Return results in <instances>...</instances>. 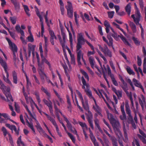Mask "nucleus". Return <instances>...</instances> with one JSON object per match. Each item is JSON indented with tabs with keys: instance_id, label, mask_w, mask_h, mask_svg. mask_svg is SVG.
<instances>
[{
	"instance_id": "nucleus-1",
	"label": "nucleus",
	"mask_w": 146,
	"mask_h": 146,
	"mask_svg": "<svg viewBox=\"0 0 146 146\" xmlns=\"http://www.w3.org/2000/svg\"><path fill=\"white\" fill-rule=\"evenodd\" d=\"M76 92L79 96V98L81 100L83 107L86 111H88L89 113V115L87 117V119L90 124V126L91 128L93 129L94 128V127L93 121L92 119V112L89 110L88 100L86 97H84V99H83L82 94L79 91L77 90Z\"/></svg>"
},
{
	"instance_id": "nucleus-2",
	"label": "nucleus",
	"mask_w": 146,
	"mask_h": 146,
	"mask_svg": "<svg viewBox=\"0 0 146 146\" xmlns=\"http://www.w3.org/2000/svg\"><path fill=\"white\" fill-rule=\"evenodd\" d=\"M110 123L112 125L115 134L117 135H118H118L121 137L122 136V134L121 131L119 129H118V128L119 127L120 125L119 121L115 119L113 121L110 122Z\"/></svg>"
},
{
	"instance_id": "nucleus-3",
	"label": "nucleus",
	"mask_w": 146,
	"mask_h": 146,
	"mask_svg": "<svg viewBox=\"0 0 146 146\" xmlns=\"http://www.w3.org/2000/svg\"><path fill=\"white\" fill-rule=\"evenodd\" d=\"M41 90L42 91H43L45 93L48 97L47 99L48 101V102L45 99H44L43 100V101L45 104L48 106H49L51 104H52V103L50 100L51 96L50 94V93L48 92L47 89H45L43 86H42L41 87Z\"/></svg>"
},
{
	"instance_id": "nucleus-4",
	"label": "nucleus",
	"mask_w": 146,
	"mask_h": 146,
	"mask_svg": "<svg viewBox=\"0 0 146 146\" xmlns=\"http://www.w3.org/2000/svg\"><path fill=\"white\" fill-rule=\"evenodd\" d=\"M67 11V15L68 17L72 19L73 16V8L72 3L69 2H67V5L65 6Z\"/></svg>"
},
{
	"instance_id": "nucleus-5",
	"label": "nucleus",
	"mask_w": 146,
	"mask_h": 146,
	"mask_svg": "<svg viewBox=\"0 0 146 146\" xmlns=\"http://www.w3.org/2000/svg\"><path fill=\"white\" fill-rule=\"evenodd\" d=\"M86 40L84 38L82 33H80L78 34L77 37V43L76 47H78V49L81 48L82 45L84 44Z\"/></svg>"
},
{
	"instance_id": "nucleus-6",
	"label": "nucleus",
	"mask_w": 146,
	"mask_h": 146,
	"mask_svg": "<svg viewBox=\"0 0 146 146\" xmlns=\"http://www.w3.org/2000/svg\"><path fill=\"white\" fill-rule=\"evenodd\" d=\"M15 29L18 33H21V36L20 37V39L22 43L24 44H26L27 42L24 38L25 36L24 31L21 29L19 25H16L15 27Z\"/></svg>"
},
{
	"instance_id": "nucleus-7",
	"label": "nucleus",
	"mask_w": 146,
	"mask_h": 146,
	"mask_svg": "<svg viewBox=\"0 0 146 146\" xmlns=\"http://www.w3.org/2000/svg\"><path fill=\"white\" fill-rule=\"evenodd\" d=\"M49 34L50 36V42L51 44L52 45L54 44V39H55L56 40L57 39V37L55 35L54 32L51 30H49Z\"/></svg>"
},
{
	"instance_id": "nucleus-8",
	"label": "nucleus",
	"mask_w": 146,
	"mask_h": 146,
	"mask_svg": "<svg viewBox=\"0 0 146 146\" xmlns=\"http://www.w3.org/2000/svg\"><path fill=\"white\" fill-rule=\"evenodd\" d=\"M38 68L37 70L38 72L44 71V66L43 62L39 61L37 62Z\"/></svg>"
},
{
	"instance_id": "nucleus-9",
	"label": "nucleus",
	"mask_w": 146,
	"mask_h": 146,
	"mask_svg": "<svg viewBox=\"0 0 146 146\" xmlns=\"http://www.w3.org/2000/svg\"><path fill=\"white\" fill-rule=\"evenodd\" d=\"M97 114L96 113L95 115V118L94 120L95 126L98 128L99 131L101 133L102 132V130L99 125V121L98 119L97 118Z\"/></svg>"
},
{
	"instance_id": "nucleus-10",
	"label": "nucleus",
	"mask_w": 146,
	"mask_h": 146,
	"mask_svg": "<svg viewBox=\"0 0 146 146\" xmlns=\"http://www.w3.org/2000/svg\"><path fill=\"white\" fill-rule=\"evenodd\" d=\"M89 131L90 133V134H91L90 138L94 144V146H99V144L98 143V142H97L96 141V139L95 136L92 133V132L90 128Z\"/></svg>"
},
{
	"instance_id": "nucleus-11",
	"label": "nucleus",
	"mask_w": 146,
	"mask_h": 146,
	"mask_svg": "<svg viewBox=\"0 0 146 146\" xmlns=\"http://www.w3.org/2000/svg\"><path fill=\"white\" fill-rule=\"evenodd\" d=\"M89 131L90 133V134H91L90 138L94 144V146H99V144L98 143V142H97L96 141V139L95 136L92 133V132L90 128Z\"/></svg>"
},
{
	"instance_id": "nucleus-12",
	"label": "nucleus",
	"mask_w": 146,
	"mask_h": 146,
	"mask_svg": "<svg viewBox=\"0 0 146 146\" xmlns=\"http://www.w3.org/2000/svg\"><path fill=\"white\" fill-rule=\"evenodd\" d=\"M37 15L38 17L40 19V21L41 22V33L42 35H43V33L44 31V27L43 25V19L41 15L40 14V13H39L38 14H36Z\"/></svg>"
},
{
	"instance_id": "nucleus-13",
	"label": "nucleus",
	"mask_w": 146,
	"mask_h": 146,
	"mask_svg": "<svg viewBox=\"0 0 146 146\" xmlns=\"http://www.w3.org/2000/svg\"><path fill=\"white\" fill-rule=\"evenodd\" d=\"M38 72V74L40 76V78L43 84H44L45 82L44 78H45L47 76L46 75L44 71L40 72Z\"/></svg>"
},
{
	"instance_id": "nucleus-14",
	"label": "nucleus",
	"mask_w": 146,
	"mask_h": 146,
	"mask_svg": "<svg viewBox=\"0 0 146 146\" xmlns=\"http://www.w3.org/2000/svg\"><path fill=\"white\" fill-rule=\"evenodd\" d=\"M43 113L45 115L48 119L51 122L54 126L57 125L55 119L54 118L45 112H43Z\"/></svg>"
},
{
	"instance_id": "nucleus-15",
	"label": "nucleus",
	"mask_w": 146,
	"mask_h": 146,
	"mask_svg": "<svg viewBox=\"0 0 146 146\" xmlns=\"http://www.w3.org/2000/svg\"><path fill=\"white\" fill-rule=\"evenodd\" d=\"M142 100L141 99H139V104H140L142 109L143 110L144 108V105L145 104V99L143 95H141Z\"/></svg>"
},
{
	"instance_id": "nucleus-16",
	"label": "nucleus",
	"mask_w": 146,
	"mask_h": 146,
	"mask_svg": "<svg viewBox=\"0 0 146 146\" xmlns=\"http://www.w3.org/2000/svg\"><path fill=\"white\" fill-rule=\"evenodd\" d=\"M12 76L13 78V82L15 84L17 83L18 78L17 73L15 71L12 72Z\"/></svg>"
},
{
	"instance_id": "nucleus-17",
	"label": "nucleus",
	"mask_w": 146,
	"mask_h": 146,
	"mask_svg": "<svg viewBox=\"0 0 146 146\" xmlns=\"http://www.w3.org/2000/svg\"><path fill=\"white\" fill-rule=\"evenodd\" d=\"M129 24L133 33H136L137 31V29L135 25L133 22L131 21H129Z\"/></svg>"
},
{
	"instance_id": "nucleus-18",
	"label": "nucleus",
	"mask_w": 146,
	"mask_h": 146,
	"mask_svg": "<svg viewBox=\"0 0 146 146\" xmlns=\"http://www.w3.org/2000/svg\"><path fill=\"white\" fill-rule=\"evenodd\" d=\"M10 49L13 52L14 59L16 60V56L15 53H16L17 51V46L16 45H14V46L13 48H11Z\"/></svg>"
},
{
	"instance_id": "nucleus-19",
	"label": "nucleus",
	"mask_w": 146,
	"mask_h": 146,
	"mask_svg": "<svg viewBox=\"0 0 146 146\" xmlns=\"http://www.w3.org/2000/svg\"><path fill=\"white\" fill-rule=\"evenodd\" d=\"M118 36L121 38L125 44L129 46H130V44L127 40L126 38L123 35H119Z\"/></svg>"
},
{
	"instance_id": "nucleus-20",
	"label": "nucleus",
	"mask_w": 146,
	"mask_h": 146,
	"mask_svg": "<svg viewBox=\"0 0 146 146\" xmlns=\"http://www.w3.org/2000/svg\"><path fill=\"white\" fill-rule=\"evenodd\" d=\"M85 92L89 98L90 99H92L94 100V99L95 98L93 97L91 91L90 90L89 88H86V89H85Z\"/></svg>"
},
{
	"instance_id": "nucleus-21",
	"label": "nucleus",
	"mask_w": 146,
	"mask_h": 146,
	"mask_svg": "<svg viewBox=\"0 0 146 146\" xmlns=\"http://www.w3.org/2000/svg\"><path fill=\"white\" fill-rule=\"evenodd\" d=\"M131 4L130 3H129L127 4L125 8V11L129 16L130 15L131 13Z\"/></svg>"
},
{
	"instance_id": "nucleus-22",
	"label": "nucleus",
	"mask_w": 146,
	"mask_h": 146,
	"mask_svg": "<svg viewBox=\"0 0 146 146\" xmlns=\"http://www.w3.org/2000/svg\"><path fill=\"white\" fill-rule=\"evenodd\" d=\"M123 130L124 133V136L125 137V139L124 141L125 142H127L128 141V135L127 132V130L125 128V127L124 126L123 127Z\"/></svg>"
},
{
	"instance_id": "nucleus-23",
	"label": "nucleus",
	"mask_w": 146,
	"mask_h": 146,
	"mask_svg": "<svg viewBox=\"0 0 146 146\" xmlns=\"http://www.w3.org/2000/svg\"><path fill=\"white\" fill-rule=\"evenodd\" d=\"M88 60L91 67L94 68V67L95 63L94 59L92 56H90L89 57Z\"/></svg>"
},
{
	"instance_id": "nucleus-24",
	"label": "nucleus",
	"mask_w": 146,
	"mask_h": 146,
	"mask_svg": "<svg viewBox=\"0 0 146 146\" xmlns=\"http://www.w3.org/2000/svg\"><path fill=\"white\" fill-rule=\"evenodd\" d=\"M133 81L134 82V85L135 86L140 88H141V87H142L141 84L135 78L133 79Z\"/></svg>"
},
{
	"instance_id": "nucleus-25",
	"label": "nucleus",
	"mask_w": 146,
	"mask_h": 146,
	"mask_svg": "<svg viewBox=\"0 0 146 146\" xmlns=\"http://www.w3.org/2000/svg\"><path fill=\"white\" fill-rule=\"evenodd\" d=\"M125 110L127 114L128 115H131V111L129 107L128 103L125 102Z\"/></svg>"
},
{
	"instance_id": "nucleus-26",
	"label": "nucleus",
	"mask_w": 146,
	"mask_h": 146,
	"mask_svg": "<svg viewBox=\"0 0 146 146\" xmlns=\"http://www.w3.org/2000/svg\"><path fill=\"white\" fill-rule=\"evenodd\" d=\"M79 48L78 49V47H76V51L77 54V58H81L82 57V55L83 54L82 53V52L80 49Z\"/></svg>"
},
{
	"instance_id": "nucleus-27",
	"label": "nucleus",
	"mask_w": 146,
	"mask_h": 146,
	"mask_svg": "<svg viewBox=\"0 0 146 146\" xmlns=\"http://www.w3.org/2000/svg\"><path fill=\"white\" fill-rule=\"evenodd\" d=\"M94 101L95 104V106H94L93 109L95 110L96 112L100 110V108L99 107L95 99H94Z\"/></svg>"
},
{
	"instance_id": "nucleus-28",
	"label": "nucleus",
	"mask_w": 146,
	"mask_h": 146,
	"mask_svg": "<svg viewBox=\"0 0 146 146\" xmlns=\"http://www.w3.org/2000/svg\"><path fill=\"white\" fill-rule=\"evenodd\" d=\"M35 48L34 45L32 46H29L28 47V56L30 57L31 55V52L34 51Z\"/></svg>"
},
{
	"instance_id": "nucleus-29",
	"label": "nucleus",
	"mask_w": 146,
	"mask_h": 146,
	"mask_svg": "<svg viewBox=\"0 0 146 146\" xmlns=\"http://www.w3.org/2000/svg\"><path fill=\"white\" fill-rule=\"evenodd\" d=\"M112 142V144L113 146H118L117 142V140L114 137L110 139Z\"/></svg>"
},
{
	"instance_id": "nucleus-30",
	"label": "nucleus",
	"mask_w": 146,
	"mask_h": 146,
	"mask_svg": "<svg viewBox=\"0 0 146 146\" xmlns=\"http://www.w3.org/2000/svg\"><path fill=\"white\" fill-rule=\"evenodd\" d=\"M42 62H43V63H45L48 66L50 70H51V66L50 63L46 58H44L43 60H42Z\"/></svg>"
},
{
	"instance_id": "nucleus-31",
	"label": "nucleus",
	"mask_w": 146,
	"mask_h": 146,
	"mask_svg": "<svg viewBox=\"0 0 146 146\" xmlns=\"http://www.w3.org/2000/svg\"><path fill=\"white\" fill-rule=\"evenodd\" d=\"M107 68L108 75L110 76L111 78H112L113 77H114V74H111V71L109 66L108 65H107Z\"/></svg>"
},
{
	"instance_id": "nucleus-32",
	"label": "nucleus",
	"mask_w": 146,
	"mask_h": 146,
	"mask_svg": "<svg viewBox=\"0 0 146 146\" xmlns=\"http://www.w3.org/2000/svg\"><path fill=\"white\" fill-rule=\"evenodd\" d=\"M74 19L75 23L77 26L79 25V23L78 21V18L79 17L78 15L77 14L76 11H75L74 13Z\"/></svg>"
},
{
	"instance_id": "nucleus-33",
	"label": "nucleus",
	"mask_w": 146,
	"mask_h": 146,
	"mask_svg": "<svg viewBox=\"0 0 146 146\" xmlns=\"http://www.w3.org/2000/svg\"><path fill=\"white\" fill-rule=\"evenodd\" d=\"M132 38L136 45L139 46L140 45V42L137 38H135L134 36H132Z\"/></svg>"
},
{
	"instance_id": "nucleus-34",
	"label": "nucleus",
	"mask_w": 146,
	"mask_h": 146,
	"mask_svg": "<svg viewBox=\"0 0 146 146\" xmlns=\"http://www.w3.org/2000/svg\"><path fill=\"white\" fill-rule=\"evenodd\" d=\"M99 49L103 52L109 50L107 45H105L104 48H103L100 45L99 46Z\"/></svg>"
},
{
	"instance_id": "nucleus-35",
	"label": "nucleus",
	"mask_w": 146,
	"mask_h": 146,
	"mask_svg": "<svg viewBox=\"0 0 146 146\" xmlns=\"http://www.w3.org/2000/svg\"><path fill=\"white\" fill-rule=\"evenodd\" d=\"M61 35L63 38L62 42H64V46H65V42L66 36L65 33L63 32V29H61Z\"/></svg>"
},
{
	"instance_id": "nucleus-36",
	"label": "nucleus",
	"mask_w": 146,
	"mask_h": 146,
	"mask_svg": "<svg viewBox=\"0 0 146 146\" xmlns=\"http://www.w3.org/2000/svg\"><path fill=\"white\" fill-rule=\"evenodd\" d=\"M17 18L15 16L11 17L9 19L13 25H15L16 23Z\"/></svg>"
},
{
	"instance_id": "nucleus-37",
	"label": "nucleus",
	"mask_w": 146,
	"mask_h": 146,
	"mask_svg": "<svg viewBox=\"0 0 146 146\" xmlns=\"http://www.w3.org/2000/svg\"><path fill=\"white\" fill-rule=\"evenodd\" d=\"M107 116L108 118L110 121V122L115 119L113 115L111 113H108Z\"/></svg>"
},
{
	"instance_id": "nucleus-38",
	"label": "nucleus",
	"mask_w": 146,
	"mask_h": 146,
	"mask_svg": "<svg viewBox=\"0 0 146 146\" xmlns=\"http://www.w3.org/2000/svg\"><path fill=\"white\" fill-rule=\"evenodd\" d=\"M6 39L8 42L9 45L10 46V48H12L14 46V45H15L14 43H13L8 38H6Z\"/></svg>"
},
{
	"instance_id": "nucleus-39",
	"label": "nucleus",
	"mask_w": 146,
	"mask_h": 146,
	"mask_svg": "<svg viewBox=\"0 0 146 146\" xmlns=\"http://www.w3.org/2000/svg\"><path fill=\"white\" fill-rule=\"evenodd\" d=\"M103 53L105 55H107L110 58H111L112 56L111 52L109 49Z\"/></svg>"
},
{
	"instance_id": "nucleus-40",
	"label": "nucleus",
	"mask_w": 146,
	"mask_h": 146,
	"mask_svg": "<svg viewBox=\"0 0 146 146\" xmlns=\"http://www.w3.org/2000/svg\"><path fill=\"white\" fill-rule=\"evenodd\" d=\"M126 70L127 72L130 75H134L135 74V72L132 70L129 67H127L126 68Z\"/></svg>"
},
{
	"instance_id": "nucleus-41",
	"label": "nucleus",
	"mask_w": 146,
	"mask_h": 146,
	"mask_svg": "<svg viewBox=\"0 0 146 146\" xmlns=\"http://www.w3.org/2000/svg\"><path fill=\"white\" fill-rule=\"evenodd\" d=\"M14 130L15 132V134L17 135L19 134V127L18 129H17V127L15 125L13 126V128L12 129V131Z\"/></svg>"
},
{
	"instance_id": "nucleus-42",
	"label": "nucleus",
	"mask_w": 146,
	"mask_h": 146,
	"mask_svg": "<svg viewBox=\"0 0 146 146\" xmlns=\"http://www.w3.org/2000/svg\"><path fill=\"white\" fill-rule=\"evenodd\" d=\"M81 72L82 74L84 76L85 78L87 79L88 81H89V77L88 74H87L86 72L83 70H81Z\"/></svg>"
},
{
	"instance_id": "nucleus-43",
	"label": "nucleus",
	"mask_w": 146,
	"mask_h": 146,
	"mask_svg": "<svg viewBox=\"0 0 146 146\" xmlns=\"http://www.w3.org/2000/svg\"><path fill=\"white\" fill-rule=\"evenodd\" d=\"M81 80L83 85H84V86H86V88L89 87V85L88 84L86 83V81L85 80L83 76L82 77Z\"/></svg>"
},
{
	"instance_id": "nucleus-44",
	"label": "nucleus",
	"mask_w": 146,
	"mask_h": 146,
	"mask_svg": "<svg viewBox=\"0 0 146 146\" xmlns=\"http://www.w3.org/2000/svg\"><path fill=\"white\" fill-rule=\"evenodd\" d=\"M20 101L21 103L25 107L26 109L27 110V111H28V113L31 112V111H30V110H29L27 106L25 104V102H23L22 100L21 99H20Z\"/></svg>"
},
{
	"instance_id": "nucleus-45",
	"label": "nucleus",
	"mask_w": 146,
	"mask_h": 146,
	"mask_svg": "<svg viewBox=\"0 0 146 146\" xmlns=\"http://www.w3.org/2000/svg\"><path fill=\"white\" fill-rule=\"evenodd\" d=\"M27 39L29 42H33L34 41L33 36L31 33H30V35L28 36Z\"/></svg>"
},
{
	"instance_id": "nucleus-46",
	"label": "nucleus",
	"mask_w": 146,
	"mask_h": 146,
	"mask_svg": "<svg viewBox=\"0 0 146 146\" xmlns=\"http://www.w3.org/2000/svg\"><path fill=\"white\" fill-rule=\"evenodd\" d=\"M137 136L142 141L143 143L146 144V140L145 138L142 137L141 135L139 134H137Z\"/></svg>"
},
{
	"instance_id": "nucleus-47",
	"label": "nucleus",
	"mask_w": 146,
	"mask_h": 146,
	"mask_svg": "<svg viewBox=\"0 0 146 146\" xmlns=\"http://www.w3.org/2000/svg\"><path fill=\"white\" fill-rule=\"evenodd\" d=\"M127 122L129 124L134 121L133 118L131 115H128L127 116Z\"/></svg>"
},
{
	"instance_id": "nucleus-48",
	"label": "nucleus",
	"mask_w": 146,
	"mask_h": 146,
	"mask_svg": "<svg viewBox=\"0 0 146 146\" xmlns=\"http://www.w3.org/2000/svg\"><path fill=\"white\" fill-rule=\"evenodd\" d=\"M122 83L123 85H122L121 87L124 91L127 89H128V88L127 83L125 82H123Z\"/></svg>"
},
{
	"instance_id": "nucleus-49",
	"label": "nucleus",
	"mask_w": 146,
	"mask_h": 146,
	"mask_svg": "<svg viewBox=\"0 0 146 146\" xmlns=\"http://www.w3.org/2000/svg\"><path fill=\"white\" fill-rule=\"evenodd\" d=\"M8 135L9 142L10 143L11 145V146H15L14 144L13 138L11 135H10V134H9Z\"/></svg>"
},
{
	"instance_id": "nucleus-50",
	"label": "nucleus",
	"mask_w": 146,
	"mask_h": 146,
	"mask_svg": "<svg viewBox=\"0 0 146 146\" xmlns=\"http://www.w3.org/2000/svg\"><path fill=\"white\" fill-rule=\"evenodd\" d=\"M15 9L17 11H18L20 9V4L19 2H17L13 4Z\"/></svg>"
},
{
	"instance_id": "nucleus-51",
	"label": "nucleus",
	"mask_w": 146,
	"mask_h": 146,
	"mask_svg": "<svg viewBox=\"0 0 146 146\" xmlns=\"http://www.w3.org/2000/svg\"><path fill=\"white\" fill-rule=\"evenodd\" d=\"M67 134L72 140L73 142L74 143H75V139L73 135L69 132H68Z\"/></svg>"
},
{
	"instance_id": "nucleus-52",
	"label": "nucleus",
	"mask_w": 146,
	"mask_h": 146,
	"mask_svg": "<svg viewBox=\"0 0 146 146\" xmlns=\"http://www.w3.org/2000/svg\"><path fill=\"white\" fill-rule=\"evenodd\" d=\"M111 35L116 40H118L119 37L118 35H117L116 33H113V34L111 33Z\"/></svg>"
},
{
	"instance_id": "nucleus-53",
	"label": "nucleus",
	"mask_w": 146,
	"mask_h": 146,
	"mask_svg": "<svg viewBox=\"0 0 146 146\" xmlns=\"http://www.w3.org/2000/svg\"><path fill=\"white\" fill-rule=\"evenodd\" d=\"M69 41L70 42V46L71 47H72L73 46V38L72 35V34L70 33H69Z\"/></svg>"
},
{
	"instance_id": "nucleus-54",
	"label": "nucleus",
	"mask_w": 146,
	"mask_h": 146,
	"mask_svg": "<svg viewBox=\"0 0 146 146\" xmlns=\"http://www.w3.org/2000/svg\"><path fill=\"white\" fill-rule=\"evenodd\" d=\"M28 127H30L33 131L34 133L35 134V129L34 128V126L33 124V123H31L29 124L28 125Z\"/></svg>"
},
{
	"instance_id": "nucleus-55",
	"label": "nucleus",
	"mask_w": 146,
	"mask_h": 146,
	"mask_svg": "<svg viewBox=\"0 0 146 146\" xmlns=\"http://www.w3.org/2000/svg\"><path fill=\"white\" fill-rule=\"evenodd\" d=\"M108 16L109 18L112 19L113 18L114 14V11H111V12H108Z\"/></svg>"
},
{
	"instance_id": "nucleus-56",
	"label": "nucleus",
	"mask_w": 146,
	"mask_h": 146,
	"mask_svg": "<svg viewBox=\"0 0 146 146\" xmlns=\"http://www.w3.org/2000/svg\"><path fill=\"white\" fill-rule=\"evenodd\" d=\"M111 79L113 84L116 86H117L118 84L117 82L115 80L114 76L111 78Z\"/></svg>"
},
{
	"instance_id": "nucleus-57",
	"label": "nucleus",
	"mask_w": 146,
	"mask_h": 146,
	"mask_svg": "<svg viewBox=\"0 0 146 146\" xmlns=\"http://www.w3.org/2000/svg\"><path fill=\"white\" fill-rule=\"evenodd\" d=\"M29 115L32 118V119H33L35 121V123L36 124L39 123L38 121L37 120L35 117H34V116L31 113V112H30L29 113Z\"/></svg>"
},
{
	"instance_id": "nucleus-58",
	"label": "nucleus",
	"mask_w": 146,
	"mask_h": 146,
	"mask_svg": "<svg viewBox=\"0 0 146 146\" xmlns=\"http://www.w3.org/2000/svg\"><path fill=\"white\" fill-rule=\"evenodd\" d=\"M133 21L135 24L137 25H138V24H139L140 19L139 17H136L135 19H134Z\"/></svg>"
},
{
	"instance_id": "nucleus-59",
	"label": "nucleus",
	"mask_w": 146,
	"mask_h": 146,
	"mask_svg": "<svg viewBox=\"0 0 146 146\" xmlns=\"http://www.w3.org/2000/svg\"><path fill=\"white\" fill-rule=\"evenodd\" d=\"M79 125L82 127L83 129H84V127H85L86 129H87V125L85 123L80 121L79 122Z\"/></svg>"
},
{
	"instance_id": "nucleus-60",
	"label": "nucleus",
	"mask_w": 146,
	"mask_h": 146,
	"mask_svg": "<svg viewBox=\"0 0 146 146\" xmlns=\"http://www.w3.org/2000/svg\"><path fill=\"white\" fill-rule=\"evenodd\" d=\"M58 36L61 46L62 47H64V42H62V40L61 36L60 35H58Z\"/></svg>"
},
{
	"instance_id": "nucleus-61",
	"label": "nucleus",
	"mask_w": 146,
	"mask_h": 146,
	"mask_svg": "<svg viewBox=\"0 0 146 146\" xmlns=\"http://www.w3.org/2000/svg\"><path fill=\"white\" fill-rule=\"evenodd\" d=\"M6 97L7 99V101H9L10 100H11L12 102H13V100L11 95L10 94H9L7 96H6Z\"/></svg>"
},
{
	"instance_id": "nucleus-62",
	"label": "nucleus",
	"mask_w": 146,
	"mask_h": 146,
	"mask_svg": "<svg viewBox=\"0 0 146 146\" xmlns=\"http://www.w3.org/2000/svg\"><path fill=\"white\" fill-rule=\"evenodd\" d=\"M137 63L138 66H140L141 64V60L139 56H137Z\"/></svg>"
},
{
	"instance_id": "nucleus-63",
	"label": "nucleus",
	"mask_w": 146,
	"mask_h": 146,
	"mask_svg": "<svg viewBox=\"0 0 146 146\" xmlns=\"http://www.w3.org/2000/svg\"><path fill=\"white\" fill-rule=\"evenodd\" d=\"M2 131L3 132L4 136H6L7 134V132L5 128L4 127H2Z\"/></svg>"
},
{
	"instance_id": "nucleus-64",
	"label": "nucleus",
	"mask_w": 146,
	"mask_h": 146,
	"mask_svg": "<svg viewBox=\"0 0 146 146\" xmlns=\"http://www.w3.org/2000/svg\"><path fill=\"white\" fill-rule=\"evenodd\" d=\"M139 131L140 133L142 135V137H144L145 138H146V135L144 132L141 130L140 129H139Z\"/></svg>"
}]
</instances>
